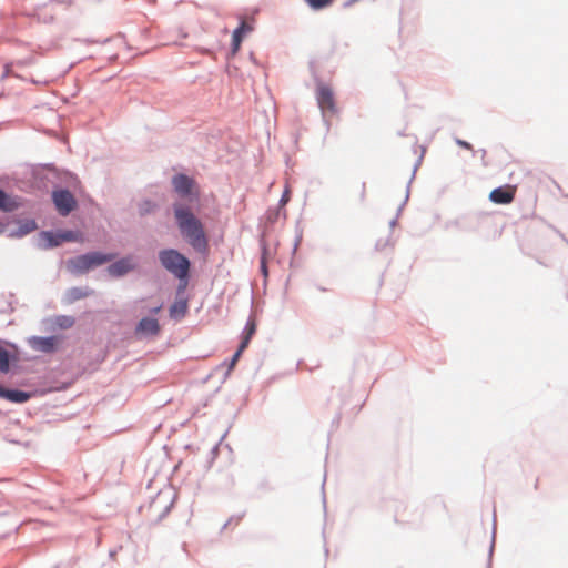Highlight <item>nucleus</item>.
<instances>
[{"label":"nucleus","instance_id":"nucleus-4","mask_svg":"<svg viewBox=\"0 0 568 568\" xmlns=\"http://www.w3.org/2000/svg\"><path fill=\"white\" fill-rule=\"evenodd\" d=\"M40 240L42 242V246L44 248L48 247H54L63 242H72V241H80L81 234L73 232V231H64L58 234H52L50 232H42L40 234Z\"/></svg>","mask_w":568,"mask_h":568},{"label":"nucleus","instance_id":"nucleus-21","mask_svg":"<svg viewBox=\"0 0 568 568\" xmlns=\"http://www.w3.org/2000/svg\"><path fill=\"white\" fill-rule=\"evenodd\" d=\"M244 349L245 348H241V345L239 346V349L235 352V354L233 355V357L231 359L230 369H232L235 366V364L237 363V361L241 357Z\"/></svg>","mask_w":568,"mask_h":568},{"label":"nucleus","instance_id":"nucleus-2","mask_svg":"<svg viewBox=\"0 0 568 568\" xmlns=\"http://www.w3.org/2000/svg\"><path fill=\"white\" fill-rule=\"evenodd\" d=\"M161 265L175 277L184 280L189 275L190 261L180 252L166 248L159 252Z\"/></svg>","mask_w":568,"mask_h":568},{"label":"nucleus","instance_id":"nucleus-16","mask_svg":"<svg viewBox=\"0 0 568 568\" xmlns=\"http://www.w3.org/2000/svg\"><path fill=\"white\" fill-rule=\"evenodd\" d=\"M255 331H256L255 322L253 320H250L246 323V326L243 332L242 342L240 344L241 348H246L248 346L252 336L255 334Z\"/></svg>","mask_w":568,"mask_h":568},{"label":"nucleus","instance_id":"nucleus-6","mask_svg":"<svg viewBox=\"0 0 568 568\" xmlns=\"http://www.w3.org/2000/svg\"><path fill=\"white\" fill-rule=\"evenodd\" d=\"M516 192V185L506 184L494 189L489 193V200L495 204H510L515 199Z\"/></svg>","mask_w":568,"mask_h":568},{"label":"nucleus","instance_id":"nucleus-1","mask_svg":"<svg viewBox=\"0 0 568 568\" xmlns=\"http://www.w3.org/2000/svg\"><path fill=\"white\" fill-rule=\"evenodd\" d=\"M174 216L178 227L186 242L196 252L205 253L209 248V241L202 222L189 207L182 204H174Z\"/></svg>","mask_w":568,"mask_h":568},{"label":"nucleus","instance_id":"nucleus-18","mask_svg":"<svg viewBox=\"0 0 568 568\" xmlns=\"http://www.w3.org/2000/svg\"><path fill=\"white\" fill-rule=\"evenodd\" d=\"M305 3L313 10H323L331 7L336 0H304Z\"/></svg>","mask_w":568,"mask_h":568},{"label":"nucleus","instance_id":"nucleus-12","mask_svg":"<svg viewBox=\"0 0 568 568\" xmlns=\"http://www.w3.org/2000/svg\"><path fill=\"white\" fill-rule=\"evenodd\" d=\"M33 348L41 351V352H52L57 344V338L51 337H34L31 342Z\"/></svg>","mask_w":568,"mask_h":568},{"label":"nucleus","instance_id":"nucleus-17","mask_svg":"<svg viewBox=\"0 0 568 568\" xmlns=\"http://www.w3.org/2000/svg\"><path fill=\"white\" fill-rule=\"evenodd\" d=\"M18 207L16 200L10 197L6 192L0 190V210L10 212Z\"/></svg>","mask_w":568,"mask_h":568},{"label":"nucleus","instance_id":"nucleus-19","mask_svg":"<svg viewBox=\"0 0 568 568\" xmlns=\"http://www.w3.org/2000/svg\"><path fill=\"white\" fill-rule=\"evenodd\" d=\"M9 353L3 347H0V371L7 373L9 371Z\"/></svg>","mask_w":568,"mask_h":568},{"label":"nucleus","instance_id":"nucleus-20","mask_svg":"<svg viewBox=\"0 0 568 568\" xmlns=\"http://www.w3.org/2000/svg\"><path fill=\"white\" fill-rule=\"evenodd\" d=\"M155 207V204L152 203L151 201H144L143 203L140 204V214L141 215H144V214H148L150 212H152Z\"/></svg>","mask_w":568,"mask_h":568},{"label":"nucleus","instance_id":"nucleus-9","mask_svg":"<svg viewBox=\"0 0 568 568\" xmlns=\"http://www.w3.org/2000/svg\"><path fill=\"white\" fill-rule=\"evenodd\" d=\"M159 332H160L159 321L155 318H151V317L142 318L135 328V333L138 335H143V336H149V335L154 336V335H158Z\"/></svg>","mask_w":568,"mask_h":568},{"label":"nucleus","instance_id":"nucleus-5","mask_svg":"<svg viewBox=\"0 0 568 568\" xmlns=\"http://www.w3.org/2000/svg\"><path fill=\"white\" fill-rule=\"evenodd\" d=\"M53 203L58 212L65 216L77 206L73 194L68 190H58L52 193Z\"/></svg>","mask_w":568,"mask_h":568},{"label":"nucleus","instance_id":"nucleus-22","mask_svg":"<svg viewBox=\"0 0 568 568\" xmlns=\"http://www.w3.org/2000/svg\"><path fill=\"white\" fill-rule=\"evenodd\" d=\"M59 324L63 327H71L74 324V320L72 317L62 316Z\"/></svg>","mask_w":568,"mask_h":568},{"label":"nucleus","instance_id":"nucleus-8","mask_svg":"<svg viewBox=\"0 0 568 568\" xmlns=\"http://www.w3.org/2000/svg\"><path fill=\"white\" fill-rule=\"evenodd\" d=\"M172 184L175 192L181 196H189L193 194L195 181L185 174H178L172 179Z\"/></svg>","mask_w":568,"mask_h":568},{"label":"nucleus","instance_id":"nucleus-23","mask_svg":"<svg viewBox=\"0 0 568 568\" xmlns=\"http://www.w3.org/2000/svg\"><path fill=\"white\" fill-rule=\"evenodd\" d=\"M456 143H457L459 146L464 148V149L473 150L471 144H469L468 142H466V141H464V140H459V139H458V140H456Z\"/></svg>","mask_w":568,"mask_h":568},{"label":"nucleus","instance_id":"nucleus-13","mask_svg":"<svg viewBox=\"0 0 568 568\" xmlns=\"http://www.w3.org/2000/svg\"><path fill=\"white\" fill-rule=\"evenodd\" d=\"M0 397L13 403H24L30 398V395L22 390H11L0 386Z\"/></svg>","mask_w":568,"mask_h":568},{"label":"nucleus","instance_id":"nucleus-25","mask_svg":"<svg viewBox=\"0 0 568 568\" xmlns=\"http://www.w3.org/2000/svg\"><path fill=\"white\" fill-rule=\"evenodd\" d=\"M162 306H156L152 310L153 313H159L161 311Z\"/></svg>","mask_w":568,"mask_h":568},{"label":"nucleus","instance_id":"nucleus-3","mask_svg":"<svg viewBox=\"0 0 568 568\" xmlns=\"http://www.w3.org/2000/svg\"><path fill=\"white\" fill-rule=\"evenodd\" d=\"M115 257L114 254L91 252L75 256L68 261V270L73 274H83L90 270L103 265Z\"/></svg>","mask_w":568,"mask_h":568},{"label":"nucleus","instance_id":"nucleus-7","mask_svg":"<svg viewBox=\"0 0 568 568\" xmlns=\"http://www.w3.org/2000/svg\"><path fill=\"white\" fill-rule=\"evenodd\" d=\"M316 99L322 111L331 113L336 111L334 94L329 87L324 84L318 85Z\"/></svg>","mask_w":568,"mask_h":568},{"label":"nucleus","instance_id":"nucleus-15","mask_svg":"<svg viewBox=\"0 0 568 568\" xmlns=\"http://www.w3.org/2000/svg\"><path fill=\"white\" fill-rule=\"evenodd\" d=\"M187 312V303L184 300L174 302L170 307V316L173 318H182Z\"/></svg>","mask_w":568,"mask_h":568},{"label":"nucleus","instance_id":"nucleus-10","mask_svg":"<svg viewBox=\"0 0 568 568\" xmlns=\"http://www.w3.org/2000/svg\"><path fill=\"white\" fill-rule=\"evenodd\" d=\"M253 31V26L245 20L241 21V24L233 31L232 34V50L236 53L241 47L245 34Z\"/></svg>","mask_w":568,"mask_h":568},{"label":"nucleus","instance_id":"nucleus-26","mask_svg":"<svg viewBox=\"0 0 568 568\" xmlns=\"http://www.w3.org/2000/svg\"><path fill=\"white\" fill-rule=\"evenodd\" d=\"M187 37V33L186 32H182L181 33V39H185Z\"/></svg>","mask_w":568,"mask_h":568},{"label":"nucleus","instance_id":"nucleus-14","mask_svg":"<svg viewBox=\"0 0 568 568\" xmlns=\"http://www.w3.org/2000/svg\"><path fill=\"white\" fill-rule=\"evenodd\" d=\"M92 294V291L89 288L82 287H72L67 292V300L69 303H73L75 301L85 298Z\"/></svg>","mask_w":568,"mask_h":568},{"label":"nucleus","instance_id":"nucleus-11","mask_svg":"<svg viewBox=\"0 0 568 568\" xmlns=\"http://www.w3.org/2000/svg\"><path fill=\"white\" fill-rule=\"evenodd\" d=\"M134 268V263L131 258H122L108 267V272L112 276H122Z\"/></svg>","mask_w":568,"mask_h":568},{"label":"nucleus","instance_id":"nucleus-24","mask_svg":"<svg viewBox=\"0 0 568 568\" xmlns=\"http://www.w3.org/2000/svg\"><path fill=\"white\" fill-rule=\"evenodd\" d=\"M261 268H262L263 273L266 275V264H265V260L264 258H262Z\"/></svg>","mask_w":568,"mask_h":568}]
</instances>
